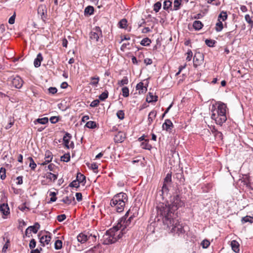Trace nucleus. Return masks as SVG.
<instances>
[{
  "instance_id": "58836bf2",
  "label": "nucleus",
  "mask_w": 253,
  "mask_h": 253,
  "mask_svg": "<svg viewBox=\"0 0 253 253\" xmlns=\"http://www.w3.org/2000/svg\"><path fill=\"white\" fill-rule=\"evenodd\" d=\"M171 181V173H168L166 176V177L164 179L163 184H168L169 183H170Z\"/></svg>"
},
{
  "instance_id": "9d476101",
  "label": "nucleus",
  "mask_w": 253,
  "mask_h": 253,
  "mask_svg": "<svg viewBox=\"0 0 253 253\" xmlns=\"http://www.w3.org/2000/svg\"><path fill=\"white\" fill-rule=\"evenodd\" d=\"M203 60V56L200 53H196L193 57V64L195 67L202 64Z\"/></svg>"
},
{
  "instance_id": "de8ad7c7",
  "label": "nucleus",
  "mask_w": 253,
  "mask_h": 253,
  "mask_svg": "<svg viewBox=\"0 0 253 253\" xmlns=\"http://www.w3.org/2000/svg\"><path fill=\"white\" fill-rule=\"evenodd\" d=\"M201 245L203 248L206 249L210 246V242L208 240L205 239L201 242Z\"/></svg>"
},
{
  "instance_id": "052dcab7",
  "label": "nucleus",
  "mask_w": 253,
  "mask_h": 253,
  "mask_svg": "<svg viewBox=\"0 0 253 253\" xmlns=\"http://www.w3.org/2000/svg\"><path fill=\"white\" fill-rule=\"evenodd\" d=\"M49 120L52 124H55L58 121L59 119L56 116H53L50 118Z\"/></svg>"
},
{
  "instance_id": "c756f323",
  "label": "nucleus",
  "mask_w": 253,
  "mask_h": 253,
  "mask_svg": "<svg viewBox=\"0 0 253 253\" xmlns=\"http://www.w3.org/2000/svg\"><path fill=\"white\" fill-rule=\"evenodd\" d=\"M90 80L91 82L89 83V84L93 86H97L100 80V78L98 76L96 77H91Z\"/></svg>"
},
{
  "instance_id": "338daca9",
  "label": "nucleus",
  "mask_w": 253,
  "mask_h": 253,
  "mask_svg": "<svg viewBox=\"0 0 253 253\" xmlns=\"http://www.w3.org/2000/svg\"><path fill=\"white\" fill-rule=\"evenodd\" d=\"M17 181L16 182L17 184L20 185L23 183V176H19L16 178Z\"/></svg>"
},
{
  "instance_id": "0eeeda50",
  "label": "nucleus",
  "mask_w": 253,
  "mask_h": 253,
  "mask_svg": "<svg viewBox=\"0 0 253 253\" xmlns=\"http://www.w3.org/2000/svg\"><path fill=\"white\" fill-rule=\"evenodd\" d=\"M8 83L9 85L16 88H20L23 85V81L18 76H11L8 79Z\"/></svg>"
},
{
  "instance_id": "2f4dec72",
  "label": "nucleus",
  "mask_w": 253,
  "mask_h": 253,
  "mask_svg": "<svg viewBox=\"0 0 253 253\" xmlns=\"http://www.w3.org/2000/svg\"><path fill=\"white\" fill-rule=\"evenodd\" d=\"M94 12V8L92 6H87L86 7H85L84 13V14H89L91 15Z\"/></svg>"
},
{
  "instance_id": "79ce46f5",
  "label": "nucleus",
  "mask_w": 253,
  "mask_h": 253,
  "mask_svg": "<svg viewBox=\"0 0 253 253\" xmlns=\"http://www.w3.org/2000/svg\"><path fill=\"white\" fill-rule=\"evenodd\" d=\"M216 42L213 40L207 39L205 41L206 44L209 47H213Z\"/></svg>"
},
{
  "instance_id": "412c9836",
  "label": "nucleus",
  "mask_w": 253,
  "mask_h": 253,
  "mask_svg": "<svg viewBox=\"0 0 253 253\" xmlns=\"http://www.w3.org/2000/svg\"><path fill=\"white\" fill-rule=\"evenodd\" d=\"M71 135L68 132H66L65 135L63 137V140L64 143V145L67 148H69V143L71 138Z\"/></svg>"
},
{
  "instance_id": "393cba45",
  "label": "nucleus",
  "mask_w": 253,
  "mask_h": 253,
  "mask_svg": "<svg viewBox=\"0 0 253 253\" xmlns=\"http://www.w3.org/2000/svg\"><path fill=\"white\" fill-rule=\"evenodd\" d=\"M45 177L50 181L54 182L57 178V175L51 172H47L46 173Z\"/></svg>"
},
{
  "instance_id": "c9c22d12",
  "label": "nucleus",
  "mask_w": 253,
  "mask_h": 253,
  "mask_svg": "<svg viewBox=\"0 0 253 253\" xmlns=\"http://www.w3.org/2000/svg\"><path fill=\"white\" fill-rule=\"evenodd\" d=\"M120 28L125 29L127 26V20L126 19H122L118 23Z\"/></svg>"
},
{
  "instance_id": "c03bdc74",
  "label": "nucleus",
  "mask_w": 253,
  "mask_h": 253,
  "mask_svg": "<svg viewBox=\"0 0 253 253\" xmlns=\"http://www.w3.org/2000/svg\"><path fill=\"white\" fill-rule=\"evenodd\" d=\"M62 247V242L61 240H57L54 243V248L56 250H60Z\"/></svg>"
},
{
  "instance_id": "603ef678",
  "label": "nucleus",
  "mask_w": 253,
  "mask_h": 253,
  "mask_svg": "<svg viewBox=\"0 0 253 253\" xmlns=\"http://www.w3.org/2000/svg\"><path fill=\"white\" fill-rule=\"evenodd\" d=\"M0 178L1 179L3 180L6 177V174H5V169L3 168H1L0 169Z\"/></svg>"
},
{
  "instance_id": "1a4fd4ad",
  "label": "nucleus",
  "mask_w": 253,
  "mask_h": 253,
  "mask_svg": "<svg viewBox=\"0 0 253 253\" xmlns=\"http://www.w3.org/2000/svg\"><path fill=\"white\" fill-rule=\"evenodd\" d=\"M96 236L95 235H92V234H90L89 235H86L84 233H81L78 235L77 236L78 241L82 244L84 243L86 241L90 240L91 238H92V240L94 241L96 240Z\"/></svg>"
},
{
  "instance_id": "72a5a7b5",
  "label": "nucleus",
  "mask_w": 253,
  "mask_h": 253,
  "mask_svg": "<svg viewBox=\"0 0 253 253\" xmlns=\"http://www.w3.org/2000/svg\"><path fill=\"white\" fill-rule=\"evenodd\" d=\"M151 43V41L148 38H145L143 39L141 42L140 44L143 46H148Z\"/></svg>"
},
{
  "instance_id": "39448f33",
  "label": "nucleus",
  "mask_w": 253,
  "mask_h": 253,
  "mask_svg": "<svg viewBox=\"0 0 253 253\" xmlns=\"http://www.w3.org/2000/svg\"><path fill=\"white\" fill-rule=\"evenodd\" d=\"M128 214L129 212L128 211L126 212L125 215L119 220L118 224L116 226V228H117L119 230L121 229V231L120 232L122 235L126 233V229L130 225L131 220L133 218L132 215H131L128 218Z\"/></svg>"
},
{
  "instance_id": "3c124183",
  "label": "nucleus",
  "mask_w": 253,
  "mask_h": 253,
  "mask_svg": "<svg viewBox=\"0 0 253 253\" xmlns=\"http://www.w3.org/2000/svg\"><path fill=\"white\" fill-rule=\"evenodd\" d=\"M245 19L249 25L253 24V20L249 14L245 15Z\"/></svg>"
},
{
  "instance_id": "37998d69",
  "label": "nucleus",
  "mask_w": 253,
  "mask_h": 253,
  "mask_svg": "<svg viewBox=\"0 0 253 253\" xmlns=\"http://www.w3.org/2000/svg\"><path fill=\"white\" fill-rule=\"evenodd\" d=\"M227 18V14L226 12L222 11L218 17V19H221L222 21H225Z\"/></svg>"
},
{
  "instance_id": "20e7f679",
  "label": "nucleus",
  "mask_w": 253,
  "mask_h": 253,
  "mask_svg": "<svg viewBox=\"0 0 253 253\" xmlns=\"http://www.w3.org/2000/svg\"><path fill=\"white\" fill-rule=\"evenodd\" d=\"M122 234L116 226L106 232L103 236V244L109 245L115 243L122 237Z\"/></svg>"
},
{
  "instance_id": "f3484780",
  "label": "nucleus",
  "mask_w": 253,
  "mask_h": 253,
  "mask_svg": "<svg viewBox=\"0 0 253 253\" xmlns=\"http://www.w3.org/2000/svg\"><path fill=\"white\" fill-rule=\"evenodd\" d=\"M169 192V188L167 184H163L162 187V189L160 190L158 193L160 196H162V198L164 199L165 196H167Z\"/></svg>"
},
{
  "instance_id": "bb28decb",
  "label": "nucleus",
  "mask_w": 253,
  "mask_h": 253,
  "mask_svg": "<svg viewBox=\"0 0 253 253\" xmlns=\"http://www.w3.org/2000/svg\"><path fill=\"white\" fill-rule=\"evenodd\" d=\"M163 8L165 10H172V2L169 0H165L163 4Z\"/></svg>"
},
{
  "instance_id": "7ed1b4c3",
  "label": "nucleus",
  "mask_w": 253,
  "mask_h": 253,
  "mask_svg": "<svg viewBox=\"0 0 253 253\" xmlns=\"http://www.w3.org/2000/svg\"><path fill=\"white\" fill-rule=\"evenodd\" d=\"M128 202V197L126 193L120 192L114 196L110 201V205L114 211L121 212L124 210L125 205Z\"/></svg>"
},
{
  "instance_id": "5701e85b",
  "label": "nucleus",
  "mask_w": 253,
  "mask_h": 253,
  "mask_svg": "<svg viewBox=\"0 0 253 253\" xmlns=\"http://www.w3.org/2000/svg\"><path fill=\"white\" fill-rule=\"evenodd\" d=\"M231 246L232 250L235 252L238 253L239 251V244L236 240H233L231 242Z\"/></svg>"
},
{
  "instance_id": "a878e982",
  "label": "nucleus",
  "mask_w": 253,
  "mask_h": 253,
  "mask_svg": "<svg viewBox=\"0 0 253 253\" xmlns=\"http://www.w3.org/2000/svg\"><path fill=\"white\" fill-rule=\"evenodd\" d=\"M157 96L154 95L152 93H149L146 98V101L149 103L156 102L157 101Z\"/></svg>"
},
{
  "instance_id": "a18cd8bd",
  "label": "nucleus",
  "mask_w": 253,
  "mask_h": 253,
  "mask_svg": "<svg viewBox=\"0 0 253 253\" xmlns=\"http://www.w3.org/2000/svg\"><path fill=\"white\" fill-rule=\"evenodd\" d=\"M122 95L124 97H126L129 96V89L128 87L125 86L122 89Z\"/></svg>"
},
{
  "instance_id": "7c9ffc66",
  "label": "nucleus",
  "mask_w": 253,
  "mask_h": 253,
  "mask_svg": "<svg viewBox=\"0 0 253 253\" xmlns=\"http://www.w3.org/2000/svg\"><path fill=\"white\" fill-rule=\"evenodd\" d=\"M27 160L29 161V167L31 168V169L34 170L37 167V164L35 163L33 159L31 157H28Z\"/></svg>"
},
{
  "instance_id": "864d4df0",
  "label": "nucleus",
  "mask_w": 253,
  "mask_h": 253,
  "mask_svg": "<svg viewBox=\"0 0 253 253\" xmlns=\"http://www.w3.org/2000/svg\"><path fill=\"white\" fill-rule=\"evenodd\" d=\"M117 116L120 120H123L125 117V114L123 111L119 110L117 113Z\"/></svg>"
},
{
  "instance_id": "bf43d9fd",
  "label": "nucleus",
  "mask_w": 253,
  "mask_h": 253,
  "mask_svg": "<svg viewBox=\"0 0 253 253\" xmlns=\"http://www.w3.org/2000/svg\"><path fill=\"white\" fill-rule=\"evenodd\" d=\"M99 101L98 99L93 100L90 104V106L92 107H95L99 105Z\"/></svg>"
},
{
  "instance_id": "49530a36",
  "label": "nucleus",
  "mask_w": 253,
  "mask_h": 253,
  "mask_svg": "<svg viewBox=\"0 0 253 253\" xmlns=\"http://www.w3.org/2000/svg\"><path fill=\"white\" fill-rule=\"evenodd\" d=\"M80 186V183H79L76 180H73L72 182H71L69 186L70 187H75V188H79Z\"/></svg>"
},
{
  "instance_id": "ea45409f",
  "label": "nucleus",
  "mask_w": 253,
  "mask_h": 253,
  "mask_svg": "<svg viewBox=\"0 0 253 253\" xmlns=\"http://www.w3.org/2000/svg\"><path fill=\"white\" fill-rule=\"evenodd\" d=\"M242 221L243 223L249 222L252 223L253 222V217L250 216H246L242 218Z\"/></svg>"
},
{
  "instance_id": "f257e3e1",
  "label": "nucleus",
  "mask_w": 253,
  "mask_h": 253,
  "mask_svg": "<svg viewBox=\"0 0 253 253\" xmlns=\"http://www.w3.org/2000/svg\"><path fill=\"white\" fill-rule=\"evenodd\" d=\"M170 204L168 205L160 204L157 207V214L162 217L165 225H171L173 217L175 216L174 212L179 207L184 205V203L180 199L178 195L171 197Z\"/></svg>"
},
{
  "instance_id": "9b49d317",
  "label": "nucleus",
  "mask_w": 253,
  "mask_h": 253,
  "mask_svg": "<svg viewBox=\"0 0 253 253\" xmlns=\"http://www.w3.org/2000/svg\"><path fill=\"white\" fill-rule=\"evenodd\" d=\"M40 227V225L39 223L36 222L33 226H30L26 229L25 231V234L26 235H27V234H31L32 232H33L34 233H37Z\"/></svg>"
},
{
  "instance_id": "6e6d98bb",
  "label": "nucleus",
  "mask_w": 253,
  "mask_h": 253,
  "mask_svg": "<svg viewBox=\"0 0 253 253\" xmlns=\"http://www.w3.org/2000/svg\"><path fill=\"white\" fill-rule=\"evenodd\" d=\"M214 136L215 137V139H216L217 140H222V138H223L222 133L219 131L216 132V133H215Z\"/></svg>"
},
{
  "instance_id": "4468645a",
  "label": "nucleus",
  "mask_w": 253,
  "mask_h": 253,
  "mask_svg": "<svg viewBox=\"0 0 253 253\" xmlns=\"http://www.w3.org/2000/svg\"><path fill=\"white\" fill-rule=\"evenodd\" d=\"M52 153L49 151H46L45 153V161L43 162L41 165H45L49 163L52 161Z\"/></svg>"
},
{
  "instance_id": "4be33fe9",
  "label": "nucleus",
  "mask_w": 253,
  "mask_h": 253,
  "mask_svg": "<svg viewBox=\"0 0 253 253\" xmlns=\"http://www.w3.org/2000/svg\"><path fill=\"white\" fill-rule=\"evenodd\" d=\"M51 240V237L49 235H46L42 236L40 238V242L44 246L45 244H48Z\"/></svg>"
},
{
  "instance_id": "cd10ccee",
  "label": "nucleus",
  "mask_w": 253,
  "mask_h": 253,
  "mask_svg": "<svg viewBox=\"0 0 253 253\" xmlns=\"http://www.w3.org/2000/svg\"><path fill=\"white\" fill-rule=\"evenodd\" d=\"M203 24L200 21H195L193 24V27L196 30H200L202 28Z\"/></svg>"
},
{
  "instance_id": "f03ea898",
  "label": "nucleus",
  "mask_w": 253,
  "mask_h": 253,
  "mask_svg": "<svg viewBox=\"0 0 253 253\" xmlns=\"http://www.w3.org/2000/svg\"><path fill=\"white\" fill-rule=\"evenodd\" d=\"M216 105L217 106H212L211 118L214 120L217 125L221 126L227 120V106L222 102H219Z\"/></svg>"
},
{
  "instance_id": "13d9d810",
  "label": "nucleus",
  "mask_w": 253,
  "mask_h": 253,
  "mask_svg": "<svg viewBox=\"0 0 253 253\" xmlns=\"http://www.w3.org/2000/svg\"><path fill=\"white\" fill-rule=\"evenodd\" d=\"M36 245V242L35 239H32L29 244V247L31 249H34L35 248Z\"/></svg>"
},
{
  "instance_id": "4d7b16f0",
  "label": "nucleus",
  "mask_w": 253,
  "mask_h": 253,
  "mask_svg": "<svg viewBox=\"0 0 253 253\" xmlns=\"http://www.w3.org/2000/svg\"><path fill=\"white\" fill-rule=\"evenodd\" d=\"M66 218V216L65 214H63L59 215H58L57 217V219L59 222H62Z\"/></svg>"
},
{
  "instance_id": "69168bd1",
  "label": "nucleus",
  "mask_w": 253,
  "mask_h": 253,
  "mask_svg": "<svg viewBox=\"0 0 253 253\" xmlns=\"http://www.w3.org/2000/svg\"><path fill=\"white\" fill-rule=\"evenodd\" d=\"M76 199L78 201L80 202L82 200V194L81 193H76Z\"/></svg>"
},
{
  "instance_id": "c85d7f7f",
  "label": "nucleus",
  "mask_w": 253,
  "mask_h": 253,
  "mask_svg": "<svg viewBox=\"0 0 253 253\" xmlns=\"http://www.w3.org/2000/svg\"><path fill=\"white\" fill-rule=\"evenodd\" d=\"M75 200V198L73 196H66L62 200V201L67 205H70L73 201Z\"/></svg>"
},
{
  "instance_id": "09e8293b",
  "label": "nucleus",
  "mask_w": 253,
  "mask_h": 253,
  "mask_svg": "<svg viewBox=\"0 0 253 253\" xmlns=\"http://www.w3.org/2000/svg\"><path fill=\"white\" fill-rule=\"evenodd\" d=\"M162 6V4L160 2L158 1L155 3L154 5V10L156 12H158L159 10L161 9Z\"/></svg>"
},
{
  "instance_id": "4c0bfd02",
  "label": "nucleus",
  "mask_w": 253,
  "mask_h": 253,
  "mask_svg": "<svg viewBox=\"0 0 253 253\" xmlns=\"http://www.w3.org/2000/svg\"><path fill=\"white\" fill-rule=\"evenodd\" d=\"M128 83V79L127 77H124L122 80L118 82V84L120 86H123L125 84H127Z\"/></svg>"
},
{
  "instance_id": "2eb2a0df",
  "label": "nucleus",
  "mask_w": 253,
  "mask_h": 253,
  "mask_svg": "<svg viewBox=\"0 0 253 253\" xmlns=\"http://www.w3.org/2000/svg\"><path fill=\"white\" fill-rule=\"evenodd\" d=\"M0 211L4 215L9 214V209L8 205L5 204L0 205Z\"/></svg>"
},
{
  "instance_id": "a211bd4d",
  "label": "nucleus",
  "mask_w": 253,
  "mask_h": 253,
  "mask_svg": "<svg viewBox=\"0 0 253 253\" xmlns=\"http://www.w3.org/2000/svg\"><path fill=\"white\" fill-rule=\"evenodd\" d=\"M76 180L82 185H84L86 182L85 176L80 172L77 173Z\"/></svg>"
},
{
  "instance_id": "423d86ee",
  "label": "nucleus",
  "mask_w": 253,
  "mask_h": 253,
  "mask_svg": "<svg viewBox=\"0 0 253 253\" xmlns=\"http://www.w3.org/2000/svg\"><path fill=\"white\" fill-rule=\"evenodd\" d=\"M167 225L168 227H172L171 229V232L175 233L178 235L183 234L185 233L184 227L181 224H180L178 220L175 219V216L173 217V221L172 222L171 225H169V226L168 225Z\"/></svg>"
},
{
  "instance_id": "b1692460",
  "label": "nucleus",
  "mask_w": 253,
  "mask_h": 253,
  "mask_svg": "<svg viewBox=\"0 0 253 253\" xmlns=\"http://www.w3.org/2000/svg\"><path fill=\"white\" fill-rule=\"evenodd\" d=\"M156 115L157 112L155 110H153L149 113L148 118L149 125H150L153 122V120L156 118Z\"/></svg>"
},
{
  "instance_id": "aec40b11",
  "label": "nucleus",
  "mask_w": 253,
  "mask_h": 253,
  "mask_svg": "<svg viewBox=\"0 0 253 253\" xmlns=\"http://www.w3.org/2000/svg\"><path fill=\"white\" fill-rule=\"evenodd\" d=\"M48 122V118L44 117L42 118H38L37 119H36L33 123L35 125H37L38 124L45 125L47 124Z\"/></svg>"
},
{
  "instance_id": "e433bc0d",
  "label": "nucleus",
  "mask_w": 253,
  "mask_h": 253,
  "mask_svg": "<svg viewBox=\"0 0 253 253\" xmlns=\"http://www.w3.org/2000/svg\"><path fill=\"white\" fill-rule=\"evenodd\" d=\"M182 0H174L173 2V10H177L180 8L181 2Z\"/></svg>"
},
{
  "instance_id": "680f3d73",
  "label": "nucleus",
  "mask_w": 253,
  "mask_h": 253,
  "mask_svg": "<svg viewBox=\"0 0 253 253\" xmlns=\"http://www.w3.org/2000/svg\"><path fill=\"white\" fill-rule=\"evenodd\" d=\"M13 124H14V121L12 120V119L10 118L9 120V123L5 127V129H8L10 128L13 125Z\"/></svg>"
},
{
  "instance_id": "473e14b6",
  "label": "nucleus",
  "mask_w": 253,
  "mask_h": 253,
  "mask_svg": "<svg viewBox=\"0 0 253 253\" xmlns=\"http://www.w3.org/2000/svg\"><path fill=\"white\" fill-rule=\"evenodd\" d=\"M85 126L89 128L93 129L96 127L97 125L96 123L94 121H88L86 123Z\"/></svg>"
},
{
  "instance_id": "774afa93",
  "label": "nucleus",
  "mask_w": 253,
  "mask_h": 253,
  "mask_svg": "<svg viewBox=\"0 0 253 253\" xmlns=\"http://www.w3.org/2000/svg\"><path fill=\"white\" fill-rule=\"evenodd\" d=\"M144 62L146 65H151L152 64V60L147 58L144 59Z\"/></svg>"
},
{
  "instance_id": "e2e57ef3",
  "label": "nucleus",
  "mask_w": 253,
  "mask_h": 253,
  "mask_svg": "<svg viewBox=\"0 0 253 253\" xmlns=\"http://www.w3.org/2000/svg\"><path fill=\"white\" fill-rule=\"evenodd\" d=\"M48 91L50 93L54 94L57 92V89L56 87H50L48 88Z\"/></svg>"
},
{
  "instance_id": "a19ab883",
  "label": "nucleus",
  "mask_w": 253,
  "mask_h": 253,
  "mask_svg": "<svg viewBox=\"0 0 253 253\" xmlns=\"http://www.w3.org/2000/svg\"><path fill=\"white\" fill-rule=\"evenodd\" d=\"M108 97V92L106 90L99 96V99L101 101H104Z\"/></svg>"
},
{
  "instance_id": "f704fd0d",
  "label": "nucleus",
  "mask_w": 253,
  "mask_h": 253,
  "mask_svg": "<svg viewBox=\"0 0 253 253\" xmlns=\"http://www.w3.org/2000/svg\"><path fill=\"white\" fill-rule=\"evenodd\" d=\"M215 30L216 32H220L223 29V24L220 19H218V22L216 23L215 25Z\"/></svg>"
},
{
  "instance_id": "6ab92c4d",
  "label": "nucleus",
  "mask_w": 253,
  "mask_h": 253,
  "mask_svg": "<svg viewBox=\"0 0 253 253\" xmlns=\"http://www.w3.org/2000/svg\"><path fill=\"white\" fill-rule=\"evenodd\" d=\"M43 58L41 53H39L37 57L34 60V64L35 67H39L41 66V62L42 61Z\"/></svg>"
},
{
  "instance_id": "dca6fc26",
  "label": "nucleus",
  "mask_w": 253,
  "mask_h": 253,
  "mask_svg": "<svg viewBox=\"0 0 253 253\" xmlns=\"http://www.w3.org/2000/svg\"><path fill=\"white\" fill-rule=\"evenodd\" d=\"M136 89L138 90L139 94H143L145 93L147 90V87L144 86V84L142 82H140L136 85Z\"/></svg>"
},
{
  "instance_id": "6e6552de",
  "label": "nucleus",
  "mask_w": 253,
  "mask_h": 253,
  "mask_svg": "<svg viewBox=\"0 0 253 253\" xmlns=\"http://www.w3.org/2000/svg\"><path fill=\"white\" fill-rule=\"evenodd\" d=\"M102 37V30L99 27L96 26L92 29L89 33V39L93 42H98L100 38Z\"/></svg>"
},
{
  "instance_id": "8fccbe9b",
  "label": "nucleus",
  "mask_w": 253,
  "mask_h": 253,
  "mask_svg": "<svg viewBox=\"0 0 253 253\" xmlns=\"http://www.w3.org/2000/svg\"><path fill=\"white\" fill-rule=\"evenodd\" d=\"M61 160L65 162H68L70 160V156L69 154H64L63 156H62L61 157Z\"/></svg>"
},
{
  "instance_id": "0e129e2a",
  "label": "nucleus",
  "mask_w": 253,
  "mask_h": 253,
  "mask_svg": "<svg viewBox=\"0 0 253 253\" xmlns=\"http://www.w3.org/2000/svg\"><path fill=\"white\" fill-rule=\"evenodd\" d=\"M147 140H145V142L142 143V147L144 149H150V146L146 142Z\"/></svg>"
},
{
  "instance_id": "f8f14e48",
  "label": "nucleus",
  "mask_w": 253,
  "mask_h": 253,
  "mask_svg": "<svg viewBox=\"0 0 253 253\" xmlns=\"http://www.w3.org/2000/svg\"><path fill=\"white\" fill-rule=\"evenodd\" d=\"M173 127V125L171 121L169 119L166 120L165 123L163 124L162 126L163 130H166L169 132H171Z\"/></svg>"
},
{
  "instance_id": "5fc2aeb1",
  "label": "nucleus",
  "mask_w": 253,
  "mask_h": 253,
  "mask_svg": "<svg viewBox=\"0 0 253 253\" xmlns=\"http://www.w3.org/2000/svg\"><path fill=\"white\" fill-rule=\"evenodd\" d=\"M186 54H187V57H186V60L187 61H190L191 60L192 57L193 56V53H192L191 50L189 49L187 51Z\"/></svg>"
},
{
  "instance_id": "ddd939ff",
  "label": "nucleus",
  "mask_w": 253,
  "mask_h": 253,
  "mask_svg": "<svg viewBox=\"0 0 253 253\" xmlns=\"http://www.w3.org/2000/svg\"><path fill=\"white\" fill-rule=\"evenodd\" d=\"M126 138V134L123 132H119L114 137V140L116 142L121 143L124 141Z\"/></svg>"
}]
</instances>
